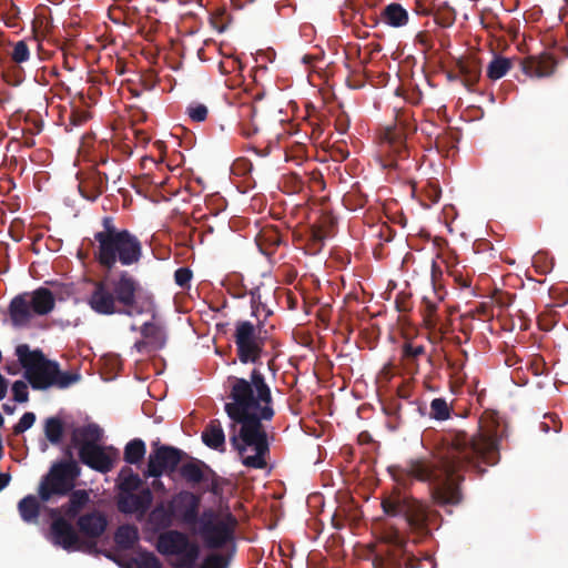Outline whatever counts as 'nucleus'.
Masks as SVG:
<instances>
[{"label":"nucleus","instance_id":"obj_6","mask_svg":"<svg viewBox=\"0 0 568 568\" xmlns=\"http://www.w3.org/2000/svg\"><path fill=\"white\" fill-rule=\"evenodd\" d=\"M382 508L387 516H400L405 519L414 544L430 538L433 529L439 527L442 518L439 511L398 488L382 499Z\"/></svg>","mask_w":568,"mask_h":568},{"label":"nucleus","instance_id":"obj_12","mask_svg":"<svg viewBox=\"0 0 568 568\" xmlns=\"http://www.w3.org/2000/svg\"><path fill=\"white\" fill-rule=\"evenodd\" d=\"M50 517L52 518L49 531L51 542L68 551L81 550L84 542L80 539L71 523L60 515V510L51 509Z\"/></svg>","mask_w":568,"mask_h":568},{"label":"nucleus","instance_id":"obj_34","mask_svg":"<svg viewBox=\"0 0 568 568\" xmlns=\"http://www.w3.org/2000/svg\"><path fill=\"white\" fill-rule=\"evenodd\" d=\"M114 540L120 548L131 549L139 540L138 528L133 525L120 526L114 534Z\"/></svg>","mask_w":568,"mask_h":568},{"label":"nucleus","instance_id":"obj_60","mask_svg":"<svg viewBox=\"0 0 568 568\" xmlns=\"http://www.w3.org/2000/svg\"><path fill=\"white\" fill-rule=\"evenodd\" d=\"M2 409H3V412H4L6 414L11 415V414H13V412H14L16 407H14V406H11V405H9V404H3V405H2Z\"/></svg>","mask_w":568,"mask_h":568},{"label":"nucleus","instance_id":"obj_19","mask_svg":"<svg viewBox=\"0 0 568 568\" xmlns=\"http://www.w3.org/2000/svg\"><path fill=\"white\" fill-rule=\"evenodd\" d=\"M77 526L81 534L95 539L101 537L108 527L106 516L98 510L87 513L77 520Z\"/></svg>","mask_w":568,"mask_h":568},{"label":"nucleus","instance_id":"obj_64","mask_svg":"<svg viewBox=\"0 0 568 568\" xmlns=\"http://www.w3.org/2000/svg\"><path fill=\"white\" fill-rule=\"evenodd\" d=\"M64 455L68 457L67 460L73 459V454H72L71 448H67L65 452H64Z\"/></svg>","mask_w":568,"mask_h":568},{"label":"nucleus","instance_id":"obj_42","mask_svg":"<svg viewBox=\"0 0 568 568\" xmlns=\"http://www.w3.org/2000/svg\"><path fill=\"white\" fill-rule=\"evenodd\" d=\"M243 68L244 65L240 58L234 55H227L219 63V69L223 74L241 72Z\"/></svg>","mask_w":568,"mask_h":568},{"label":"nucleus","instance_id":"obj_61","mask_svg":"<svg viewBox=\"0 0 568 568\" xmlns=\"http://www.w3.org/2000/svg\"><path fill=\"white\" fill-rule=\"evenodd\" d=\"M347 129V125L345 123H343L341 120L337 121V130L341 132V133H344Z\"/></svg>","mask_w":568,"mask_h":568},{"label":"nucleus","instance_id":"obj_8","mask_svg":"<svg viewBox=\"0 0 568 568\" xmlns=\"http://www.w3.org/2000/svg\"><path fill=\"white\" fill-rule=\"evenodd\" d=\"M80 467L74 459L61 460L51 466L39 485V498L49 501L52 496H67L75 486V479L80 476Z\"/></svg>","mask_w":568,"mask_h":568},{"label":"nucleus","instance_id":"obj_21","mask_svg":"<svg viewBox=\"0 0 568 568\" xmlns=\"http://www.w3.org/2000/svg\"><path fill=\"white\" fill-rule=\"evenodd\" d=\"M433 295L434 298L424 296L420 305L424 324L428 329H435L440 321L438 316V305L444 300L445 292L442 288L437 290L434 284Z\"/></svg>","mask_w":568,"mask_h":568},{"label":"nucleus","instance_id":"obj_47","mask_svg":"<svg viewBox=\"0 0 568 568\" xmlns=\"http://www.w3.org/2000/svg\"><path fill=\"white\" fill-rule=\"evenodd\" d=\"M186 113L192 121L202 122L207 118L209 110L202 103L192 102L187 105Z\"/></svg>","mask_w":568,"mask_h":568},{"label":"nucleus","instance_id":"obj_57","mask_svg":"<svg viewBox=\"0 0 568 568\" xmlns=\"http://www.w3.org/2000/svg\"><path fill=\"white\" fill-rule=\"evenodd\" d=\"M515 298V295L503 293L498 297H496V303L500 307H508Z\"/></svg>","mask_w":568,"mask_h":568},{"label":"nucleus","instance_id":"obj_23","mask_svg":"<svg viewBox=\"0 0 568 568\" xmlns=\"http://www.w3.org/2000/svg\"><path fill=\"white\" fill-rule=\"evenodd\" d=\"M209 469H211V467L204 462L191 457L189 462L181 465L179 473L187 484L194 487L204 481L206 471H209Z\"/></svg>","mask_w":568,"mask_h":568},{"label":"nucleus","instance_id":"obj_56","mask_svg":"<svg viewBox=\"0 0 568 568\" xmlns=\"http://www.w3.org/2000/svg\"><path fill=\"white\" fill-rule=\"evenodd\" d=\"M396 307L399 312H407L410 310L409 298L406 296L397 295L395 300Z\"/></svg>","mask_w":568,"mask_h":568},{"label":"nucleus","instance_id":"obj_37","mask_svg":"<svg viewBox=\"0 0 568 568\" xmlns=\"http://www.w3.org/2000/svg\"><path fill=\"white\" fill-rule=\"evenodd\" d=\"M64 433V426L59 417H49L44 423V434L47 439L57 445L61 442Z\"/></svg>","mask_w":568,"mask_h":568},{"label":"nucleus","instance_id":"obj_29","mask_svg":"<svg viewBox=\"0 0 568 568\" xmlns=\"http://www.w3.org/2000/svg\"><path fill=\"white\" fill-rule=\"evenodd\" d=\"M16 355L21 366L26 369L24 374H29V372H32L33 369L39 367L44 361H47L42 351H31L29 345L27 344L18 345L16 348Z\"/></svg>","mask_w":568,"mask_h":568},{"label":"nucleus","instance_id":"obj_9","mask_svg":"<svg viewBox=\"0 0 568 568\" xmlns=\"http://www.w3.org/2000/svg\"><path fill=\"white\" fill-rule=\"evenodd\" d=\"M384 539L389 547L375 556V568H420V559L407 550L408 540L398 530L387 532Z\"/></svg>","mask_w":568,"mask_h":568},{"label":"nucleus","instance_id":"obj_48","mask_svg":"<svg viewBox=\"0 0 568 568\" xmlns=\"http://www.w3.org/2000/svg\"><path fill=\"white\" fill-rule=\"evenodd\" d=\"M36 422V414L27 412L22 415L19 422L13 426V434L20 435L31 428Z\"/></svg>","mask_w":568,"mask_h":568},{"label":"nucleus","instance_id":"obj_39","mask_svg":"<svg viewBox=\"0 0 568 568\" xmlns=\"http://www.w3.org/2000/svg\"><path fill=\"white\" fill-rule=\"evenodd\" d=\"M232 556L233 551L226 554L217 551L210 552L204 557L200 568H229Z\"/></svg>","mask_w":568,"mask_h":568},{"label":"nucleus","instance_id":"obj_32","mask_svg":"<svg viewBox=\"0 0 568 568\" xmlns=\"http://www.w3.org/2000/svg\"><path fill=\"white\" fill-rule=\"evenodd\" d=\"M426 355L424 345H415L410 342L404 343L402 347V362L406 369L416 372L418 368V359Z\"/></svg>","mask_w":568,"mask_h":568},{"label":"nucleus","instance_id":"obj_14","mask_svg":"<svg viewBox=\"0 0 568 568\" xmlns=\"http://www.w3.org/2000/svg\"><path fill=\"white\" fill-rule=\"evenodd\" d=\"M176 519L182 524L193 527L199 521L201 513V495L190 490L176 493L169 501Z\"/></svg>","mask_w":568,"mask_h":568},{"label":"nucleus","instance_id":"obj_17","mask_svg":"<svg viewBox=\"0 0 568 568\" xmlns=\"http://www.w3.org/2000/svg\"><path fill=\"white\" fill-rule=\"evenodd\" d=\"M557 61L549 53L529 55L521 61V70L525 74L535 78L550 77L556 69Z\"/></svg>","mask_w":568,"mask_h":568},{"label":"nucleus","instance_id":"obj_11","mask_svg":"<svg viewBox=\"0 0 568 568\" xmlns=\"http://www.w3.org/2000/svg\"><path fill=\"white\" fill-rule=\"evenodd\" d=\"M186 454L173 446L152 443V453L149 455L145 477L159 478L163 474L174 473Z\"/></svg>","mask_w":568,"mask_h":568},{"label":"nucleus","instance_id":"obj_26","mask_svg":"<svg viewBox=\"0 0 568 568\" xmlns=\"http://www.w3.org/2000/svg\"><path fill=\"white\" fill-rule=\"evenodd\" d=\"M202 442L211 449L225 452V434L219 419H212L202 432Z\"/></svg>","mask_w":568,"mask_h":568},{"label":"nucleus","instance_id":"obj_46","mask_svg":"<svg viewBox=\"0 0 568 568\" xmlns=\"http://www.w3.org/2000/svg\"><path fill=\"white\" fill-rule=\"evenodd\" d=\"M344 202L351 207L352 210L362 209L367 203V197L359 191L353 189L351 192H348L344 196Z\"/></svg>","mask_w":568,"mask_h":568},{"label":"nucleus","instance_id":"obj_33","mask_svg":"<svg viewBox=\"0 0 568 568\" xmlns=\"http://www.w3.org/2000/svg\"><path fill=\"white\" fill-rule=\"evenodd\" d=\"M89 494L85 490H73L70 491L69 501L62 506L65 516L70 519L75 518L81 509L88 504Z\"/></svg>","mask_w":568,"mask_h":568},{"label":"nucleus","instance_id":"obj_62","mask_svg":"<svg viewBox=\"0 0 568 568\" xmlns=\"http://www.w3.org/2000/svg\"><path fill=\"white\" fill-rule=\"evenodd\" d=\"M439 273L440 274V270L439 267L436 265V263L434 262L433 263V266H432V276H433V281H435V277H436V273Z\"/></svg>","mask_w":568,"mask_h":568},{"label":"nucleus","instance_id":"obj_15","mask_svg":"<svg viewBox=\"0 0 568 568\" xmlns=\"http://www.w3.org/2000/svg\"><path fill=\"white\" fill-rule=\"evenodd\" d=\"M116 456V449L99 444H87L79 449L81 463L102 474H106L113 468Z\"/></svg>","mask_w":568,"mask_h":568},{"label":"nucleus","instance_id":"obj_59","mask_svg":"<svg viewBox=\"0 0 568 568\" xmlns=\"http://www.w3.org/2000/svg\"><path fill=\"white\" fill-rule=\"evenodd\" d=\"M133 347L136 349V352L143 353L148 347H150V343L145 338H143V339L136 341L134 343Z\"/></svg>","mask_w":568,"mask_h":568},{"label":"nucleus","instance_id":"obj_54","mask_svg":"<svg viewBox=\"0 0 568 568\" xmlns=\"http://www.w3.org/2000/svg\"><path fill=\"white\" fill-rule=\"evenodd\" d=\"M88 119V115L83 112L73 111L70 115V124L74 126H79L84 123Z\"/></svg>","mask_w":568,"mask_h":568},{"label":"nucleus","instance_id":"obj_53","mask_svg":"<svg viewBox=\"0 0 568 568\" xmlns=\"http://www.w3.org/2000/svg\"><path fill=\"white\" fill-rule=\"evenodd\" d=\"M436 21L440 27H444V28L450 27L455 21L454 12L438 14L436 17Z\"/></svg>","mask_w":568,"mask_h":568},{"label":"nucleus","instance_id":"obj_35","mask_svg":"<svg viewBox=\"0 0 568 568\" xmlns=\"http://www.w3.org/2000/svg\"><path fill=\"white\" fill-rule=\"evenodd\" d=\"M146 448L144 442L140 438H134L124 447V460L128 464L136 465L144 458Z\"/></svg>","mask_w":568,"mask_h":568},{"label":"nucleus","instance_id":"obj_38","mask_svg":"<svg viewBox=\"0 0 568 568\" xmlns=\"http://www.w3.org/2000/svg\"><path fill=\"white\" fill-rule=\"evenodd\" d=\"M256 109L253 104H243L241 106V116L243 119H248L250 122L242 123V134L246 138H251L252 135L256 134L258 132V125L255 122L256 116Z\"/></svg>","mask_w":568,"mask_h":568},{"label":"nucleus","instance_id":"obj_25","mask_svg":"<svg viewBox=\"0 0 568 568\" xmlns=\"http://www.w3.org/2000/svg\"><path fill=\"white\" fill-rule=\"evenodd\" d=\"M456 69L462 77V83L471 90L478 82L481 73L480 64L477 60L470 58H459L455 61Z\"/></svg>","mask_w":568,"mask_h":568},{"label":"nucleus","instance_id":"obj_16","mask_svg":"<svg viewBox=\"0 0 568 568\" xmlns=\"http://www.w3.org/2000/svg\"><path fill=\"white\" fill-rule=\"evenodd\" d=\"M153 503V494L150 488L145 487L138 494H125L119 495L116 507L118 510L125 515L136 514L139 518H142L149 511Z\"/></svg>","mask_w":568,"mask_h":568},{"label":"nucleus","instance_id":"obj_44","mask_svg":"<svg viewBox=\"0 0 568 568\" xmlns=\"http://www.w3.org/2000/svg\"><path fill=\"white\" fill-rule=\"evenodd\" d=\"M202 484H205V491H210L211 494L217 496L222 493L221 487V478L220 476L211 468L209 471H206V476L204 478V481Z\"/></svg>","mask_w":568,"mask_h":568},{"label":"nucleus","instance_id":"obj_55","mask_svg":"<svg viewBox=\"0 0 568 568\" xmlns=\"http://www.w3.org/2000/svg\"><path fill=\"white\" fill-rule=\"evenodd\" d=\"M326 234L325 231L321 227H312L311 230V239L314 243L322 245Z\"/></svg>","mask_w":568,"mask_h":568},{"label":"nucleus","instance_id":"obj_28","mask_svg":"<svg viewBox=\"0 0 568 568\" xmlns=\"http://www.w3.org/2000/svg\"><path fill=\"white\" fill-rule=\"evenodd\" d=\"M103 436L102 429L97 424H88L72 432L71 443L74 447H83L87 444H99Z\"/></svg>","mask_w":568,"mask_h":568},{"label":"nucleus","instance_id":"obj_51","mask_svg":"<svg viewBox=\"0 0 568 568\" xmlns=\"http://www.w3.org/2000/svg\"><path fill=\"white\" fill-rule=\"evenodd\" d=\"M135 565L136 568H161L160 560L152 552L141 556V558L136 560Z\"/></svg>","mask_w":568,"mask_h":568},{"label":"nucleus","instance_id":"obj_58","mask_svg":"<svg viewBox=\"0 0 568 568\" xmlns=\"http://www.w3.org/2000/svg\"><path fill=\"white\" fill-rule=\"evenodd\" d=\"M446 78L449 81H460L462 82V77L459 74V71L456 69V63L454 64V67L452 69L446 71Z\"/></svg>","mask_w":568,"mask_h":568},{"label":"nucleus","instance_id":"obj_24","mask_svg":"<svg viewBox=\"0 0 568 568\" xmlns=\"http://www.w3.org/2000/svg\"><path fill=\"white\" fill-rule=\"evenodd\" d=\"M28 298L33 314L43 316L51 313L55 306V298L49 288L40 287L33 291Z\"/></svg>","mask_w":568,"mask_h":568},{"label":"nucleus","instance_id":"obj_10","mask_svg":"<svg viewBox=\"0 0 568 568\" xmlns=\"http://www.w3.org/2000/svg\"><path fill=\"white\" fill-rule=\"evenodd\" d=\"M233 338L236 355L242 364H256L261 361L265 341L253 323L250 321L237 322Z\"/></svg>","mask_w":568,"mask_h":568},{"label":"nucleus","instance_id":"obj_52","mask_svg":"<svg viewBox=\"0 0 568 568\" xmlns=\"http://www.w3.org/2000/svg\"><path fill=\"white\" fill-rule=\"evenodd\" d=\"M192 278V271L187 267H180L174 273L175 283L181 287H186Z\"/></svg>","mask_w":568,"mask_h":568},{"label":"nucleus","instance_id":"obj_36","mask_svg":"<svg viewBox=\"0 0 568 568\" xmlns=\"http://www.w3.org/2000/svg\"><path fill=\"white\" fill-rule=\"evenodd\" d=\"M513 62L505 57H495L487 67V77L490 80L501 79L511 69Z\"/></svg>","mask_w":568,"mask_h":568},{"label":"nucleus","instance_id":"obj_7","mask_svg":"<svg viewBox=\"0 0 568 568\" xmlns=\"http://www.w3.org/2000/svg\"><path fill=\"white\" fill-rule=\"evenodd\" d=\"M237 524L236 517L229 509L210 507L203 509L193 528L209 549H222L229 544H232L234 549Z\"/></svg>","mask_w":568,"mask_h":568},{"label":"nucleus","instance_id":"obj_31","mask_svg":"<svg viewBox=\"0 0 568 568\" xmlns=\"http://www.w3.org/2000/svg\"><path fill=\"white\" fill-rule=\"evenodd\" d=\"M40 501L33 495H28L18 503L19 515L27 524H37L40 517Z\"/></svg>","mask_w":568,"mask_h":568},{"label":"nucleus","instance_id":"obj_13","mask_svg":"<svg viewBox=\"0 0 568 568\" xmlns=\"http://www.w3.org/2000/svg\"><path fill=\"white\" fill-rule=\"evenodd\" d=\"M385 140L388 144V155L383 160L382 165L387 170L406 172L410 165L408 163V150L405 144L406 134L397 128H388L385 132Z\"/></svg>","mask_w":568,"mask_h":568},{"label":"nucleus","instance_id":"obj_18","mask_svg":"<svg viewBox=\"0 0 568 568\" xmlns=\"http://www.w3.org/2000/svg\"><path fill=\"white\" fill-rule=\"evenodd\" d=\"M108 182V174L95 169L80 182L79 191L83 197L93 202L106 190Z\"/></svg>","mask_w":568,"mask_h":568},{"label":"nucleus","instance_id":"obj_4","mask_svg":"<svg viewBox=\"0 0 568 568\" xmlns=\"http://www.w3.org/2000/svg\"><path fill=\"white\" fill-rule=\"evenodd\" d=\"M101 229L93 234V257L100 267L112 272L118 266L140 263L143 247L140 239L128 229H120L112 215L100 221Z\"/></svg>","mask_w":568,"mask_h":568},{"label":"nucleus","instance_id":"obj_1","mask_svg":"<svg viewBox=\"0 0 568 568\" xmlns=\"http://www.w3.org/2000/svg\"><path fill=\"white\" fill-rule=\"evenodd\" d=\"M498 425L493 429L480 427L475 434L449 430L443 435L434 450L416 456L403 464L388 467L392 478L407 488L414 481L428 485L433 501L440 506H458L463 503L464 473H486L485 466L499 462Z\"/></svg>","mask_w":568,"mask_h":568},{"label":"nucleus","instance_id":"obj_5","mask_svg":"<svg viewBox=\"0 0 568 568\" xmlns=\"http://www.w3.org/2000/svg\"><path fill=\"white\" fill-rule=\"evenodd\" d=\"M170 504H156L148 515V524L154 531H162L158 537L156 549L163 556H174L173 568H194L200 557V546L180 530L170 529L174 523Z\"/></svg>","mask_w":568,"mask_h":568},{"label":"nucleus","instance_id":"obj_2","mask_svg":"<svg viewBox=\"0 0 568 568\" xmlns=\"http://www.w3.org/2000/svg\"><path fill=\"white\" fill-rule=\"evenodd\" d=\"M227 387L224 410L231 420L230 443L245 467L263 469L270 445L262 422L275 414L271 388L258 368L252 369L248 379L229 376Z\"/></svg>","mask_w":568,"mask_h":568},{"label":"nucleus","instance_id":"obj_45","mask_svg":"<svg viewBox=\"0 0 568 568\" xmlns=\"http://www.w3.org/2000/svg\"><path fill=\"white\" fill-rule=\"evenodd\" d=\"M81 378L78 373L61 372L58 367V374L54 376V386L58 388H68L72 384L77 383Z\"/></svg>","mask_w":568,"mask_h":568},{"label":"nucleus","instance_id":"obj_30","mask_svg":"<svg viewBox=\"0 0 568 568\" xmlns=\"http://www.w3.org/2000/svg\"><path fill=\"white\" fill-rule=\"evenodd\" d=\"M381 19L393 28H400L408 23L409 16L400 3L392 2L382 10Z\"/></svg>","mask_w":568,"mask_h":568},{"label":"nucleus","instance_id":"obj_63","mask_svg":"<svg viewBox=\"0 0 568 568\" xmlns=\"http://www.w3.org/2000/svg\"><path fill=\"white\" fill-rule=\"evenodd\" d=\"M251 295H252V304L253 305L256 304V303H261L260 302V295L256 294V292H252Z\"/></svg>","mask_w":568,"mask_h":568},{"label":"nucleus","instance_id":"obj_50","mask_svg":"<svg viewBox=\"0 0 568 568\" xmlns=\"http://www.w3.org/2000/svg\"><path fill=\"white\" fill-rule=\"evenodd\" d=\"M545 419H548L549 422H541L539 427L542 432L548 433L549 430H554L555 433H559L561 430V420L559 417L555 414H547L545 415Z\"/></svg>","mask_w":568,"mask_h":568},{"label":"nucleus","instance_id":"obj_43","mask_svg":"<svg viewBox=\"0 0 568 568\" xmlns=\"http://www.w3.org/2000/svg\"><path fill=\"white\" fill-rule=\"evenodd\" d=\"M141 485L142 480L140 476L138 474L131 473L120 484V495L132 494L135 490L140 489Z\"/></svg>","mask_w":568,"mask_h":568},{"label":"nucleus","instance_id":"obj_22","mask_svg":"<svg viewBox=\"0 0 568 568\" xmlns=\"http://www.w3.org/2000/svg\"><path fill=\"white\" fill-rule=\"evenodd\" d=\"M9 315L13 326L24 327L29 325L33 312L28 294L18 295L10 302Z\"/></svg>","mask_w":568,"mask_h":568},{"label":"nucleus","instance_id":"obj_20","mask_svg":"<svg viewBox=\"0 0 568 568\" xmlns=\"http://www.w3.org/2000/svg\"><path fill=\"white\" fill-rule=\"evenodd\" d=\"M58 374V363L44 361L39 367L24 374L33 389H47L54 386V376Z\"/></svg>","mask_w":568,"mask_h":568},{"label":"nucleus","instance_id":"obj_40","mask_svg":"<svg viewBox=\"0 0 568 568\" xmlns=\"http://www.w3.org/2000/svg\"><path fill=\"white\" fill-rule=\"evenodd\" d=\"M452 408L445 398L437 397L430 402L429 417L436 420H447L450 417Z\"/></svg>","mask_w":568,"mask_h":568},{"label":"nucleus","instance_id":"obj_3","mask_svg":"<svg viewBox=\"0 0 568 568\" xmlns=\"http://www.w3.org/2000/svg\"><path fill=\"white\" fill-rule=\"evenodd\" d=\"M89 305L101 315L150 314L151 321L143 323L139 331L142 337L150 343L152 349L159 351L165 346L166 332L158 321L154 297L150 293H143L140 281L128 271L109 274L94 282Z\"/></svg>","mask_w":568,"mask_h":568},{"label":"nucleus","instance_id":"obj_27","mask_svg":"<svg viewBox=\"0 0 568 568\" xmlns=\"http://www.w3.org/2000/svg\"><path fill=\"white\" fill-rule=\"evenodd\" d=\"M282 243V235L278 230L273 226L263 227L256 235V244L260 251L266 256L273 255Z\"/></svg>","mask_w":568,"mask_h":568},{"label":"nucleus","instance_id":"obj_49","mask_svg":"<svg viewBox=\"0 0 568 568\" xmlns=\"http://www.w3.org/2000/svg\"><path fill=\"white\" fill-rule=\"evenodd\" d=\"M13 400L18 403H26L29 399L28 385L23 381H16L11 387Z\"/></svg>","mask_w":568,"mask_h":568},{"label":"nucleus","instance_id":"obj_41","mask_svg":"<svg viewBox=\"0 0 568 568\" xmlns=\"http://www.w3.org/2000/svg\"><path fill=\"white\" fill-rule=\"evenodd\" d=\"M10 57L11 60L17 64L27 62L30 59V49L28 47V43L24 40L16 42L13 44Z\"/></svg>","mask_w":568,"mask_h":568}]
</instances>
